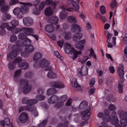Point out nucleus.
Here are the masks:
<instances>
[{
	"label": "nucleus",
	"instance_id": "obj_1",
	"mask_svg": "<svg viewBox=\"0 0 127 127\" xmlns=\"http://www.w3.org/2000/svg\"><path fill=\"white\" fill-rule=\"evenodd\" d=\"M20 4L23 5L21 8L18 7L15 8L13 10V13L14 15H17V18L18 19H21L23 17V13H26L29 11V8L32 6V4L30 3H24L20 2Z\"/></svg>",
	"mask_w": 127,
	"mask_h": 127
},
{
	"label": "nucleus",
	"instance_id": "obj_2",
	"mask_svg": "<svg viewBox=\"0 0 127 127\" xmlns=\"http://www.w3.org/2000/svg\"><path fill=\"white\" fill-rule=\"evenodd\" d=\"M49 65V63L45 59H43L39 63V66L40 67H45L46 68L45 70L49 71L47 74V77L49 78H54L56 77V74L52 70V67H48Z\"/></svg>",
	"mask_w": 127,
	"mask_h": 127
},
{
	"label": "nucleus",
	"instance_id": "obj_3",
	"mask_svg": "<svg viewBox=\"0 0 127 127\" xmlns=\"http://www.w3.org/2000/svg\"><path fill=\"white\" fill-rule=\"evenodd\" d=\"M17 63H18V67L22 68V69H25L28 67V63L23 62L21 58H17L13 61V63L10 62L8 64V68L11 70L14 69L16 68L15 64Z\"/></svg>",
	"mask_w": 127,
	"mask_h": 127
},
{
	"label": "nucleus",
	"instance_id": "obj_4",
	"mask_svg": "<svg viewBox=\"0 0 127 127\" xmlns=\"http://www.w3.org/2000/svg\"><path fill=\"white\" fill-rule=\"evenodd\" d=\"M16 45H14L12 47V51L7 55V60L9 61V59H12L17 56L18 52L22 51L20 41L19 40H17L15 42Z\"/></svg>",
	"mask_w": 127,
	"mask_h": 127
},
{
	"label": "nucleus",
	"instance_id": "obj_5",
	"mask_svg": "<svg viewBox=\"0 0 127 127\" xmlns=\"http://www.w3.org/2000/svg\"><path fill=\"white\" fill-rule=\"evenodd\" d=\"M66 48L65 49V52L66 53L69 54L73 53V56L71 57L73 60L77 58L79 55L81 54L82 52L80 51H78L75 50L74 48H71V46L70 44L68 43H65V44Z\"/></svg>",
	"mask_w": 127,
	"mask_h": 127
},
{
	"label": "nucleus",
	"instance_id": "obj_6",
	"mask_svg": "<svg viewBox=\"0 0 127 127\" xmlns=\"http://www.w3.org/2000/svg\"><path fill=\"white\" fill-rule=\"evenodd\" d=\"M67 19L70 22L76 24H72L71 26V31L72 32L74 33L77 31L81 32L80 27L79 25L76 24L77 23V21L74 17L70 16L67 17Z\"/></svg>",
	"mask_w": 127,
	"mask_h": 127
},
{
	"label": "nucleus",
	"instance_id": "obj_7",
	"mask_svg": "<svg viewBox=\"0 0 127 127\" xmlns=\"http://www.w3.org/2000/svg\"><path fill=\"white\" fill-rule=\"evenodd\" d=\"M91 113L90 111V109L88 108L85 111H82L81 114L82 116V119L85 120L81 123V125L83 127L86 124H88V121L87 120L89 119Z\"/></svg>",
	"mask_w": 127,
	"mask_h": 127
},
{
	"label": "nucleus",
	"instance_id": "obj_8",
	"mask_svg": "<svg viewBox=\"0 0 127 127\" xmlns=\"http://www.w3.org/2000/svg\"><path fill=\"white\" fill-rule=\"evenodd\" d=\"M124 68V65L122 64H120L119 66L118 67V72L119 75L120 76V78L122 81L123 82L124 78V71L123 70Z\"/></svg>",
	"mask_w": 127,
	"mask_h": 127
},
{
	"label": "nucleus",
	"instance_id": "obj_9",
	"mask_svg": "<svg viewBox=\"0 0 127 127\" xmlns=\"http://www.w3.org/2000/svg\"><path fill=\"white\" fill-rule=\"evenodd\" d=\"M18 119L21 123H26L28 119L27 114L26 112L22 113L19 115Z\"/></svg>",
	"mask_w": 127,
	"mask_h": 127
},
{
	"label": "nucleus",
	"instance_id": "obj_10",
	"mask_svg": "<svg viewBox=\"0 0 127 127\" xmlns=\"http://www.w3.org/2000/svg\"><path fill=\"white\" fill-rule=\"evenodd\" d=\"M42 55L41 54L38 52L35 53L33 57V59L35 61V63L34 64L33 66L34 67L37 65V63L38 61L40 60L41 58Z\"/></svg>",
	"mask_w": 127,
	"mask_h": 127
},
{
	"label": "nucleus",
	"instance_id": "obj_11",
	"mask_svg": "<svg viewBox=\"0 0 127 127\" xmlns=\"http://www.w3.org/2000/svg\"><path fill=\"white\" fill-rule=\"evenodd\" d=\"M85 40L83 39L80 41L79 43H76L75 44V47L77 48L80 49L81 51L84 48Z\"/></svg>",
	"mask_w": 127,
	"mask_h": 127
},
{
	"label": "nucleus",
	"instance_id": "obj_12",
	"mask_svg": "<svg viewBox=\"0 0 127 127\" xmlns=\"http://www.w3.org/2000/svg\"><path fill=\"white\" fill-rule=\"evenodd\" d=\"M32 89V86L28 84L24 86L23 89V92L24 94H27L30 92Z\"/></svg>",
	"mask_w": 127,
	"mask_h": 127
},
{
	"label": "nucleus",
	"instance_id": "obj_13",
	"mask_svg": "<svg viewBox=\"0 0 127 127\" xmlns=\"http://www.w3.org/2000/svg\"><path fill=\"white\" fill-rule=\"evenodd\" d=\"M24 24L27 26H30L32 25L33 23V21L32 19L29 17L25 18L23 19Z\"/></svg>",
	"mask_w": 127,
	"mask_h": 127
},
{
	"label": "nucleus",
	"instance_id": "obj_14",
	"mask_svg": "<svg viewBox=\"0 0 127 127\" xmlns=\"http://www.w3.org/2000/svg\"><path fill=\"white\" fill-rule=\"evenodd\" d=\"M72 86L76 89V90H79L81 89V87L77 83L76 79L75 78L72 79L71 81Z\"/></svg>",
	"mask_w": 127,
	"mask_h": 127
},
{
	"label": "nucleus",
	"instance_id": "obj_15",
	"mask_svg": "<svg viewBox=\"0 0 127 127\" xmlns=\"http://www.w3.org/2000/svg\"><path fill=\"white\" fill-rule=\"evenodd\" d=\"M82 37V35L81 33H77L75 34L73 37V40L74 41L78 42L80 41Z\"/></svg>",
	"mask_w": 127,
	"mask_h": 127
},
{
	"label": "nucleus",
	"instance_id": "obj_16",
	"mask_svg": "<svg viewBox=\"0 0 127 127\" xmlns=\"http://www.w3.org/2000/svg\"><path fill=\"white\" fill-rule=\"evenodd\" d=\"M59 100V99L57 96L53 95L48 99V102L50 104H54L57 102Z\"/></svg>",
	"mask_w": 127,
	"mask_h": 127
},
{
	"label": "nucleus",
	"instance_id": "obj_17",
	"mask_svg": "<svg viewBox=\"0 0 127 127\" xmlns=\"http://www.w3.org/2000/svg\"><path fill=\"white\" fill-rule=\"evenodd\" d=\"M53 87L58 88H62L64 87V85L59 82H52Z\"/></svg>",
	"mask_w": 127,
	"mask_h": 127
},
{
	"label": "nucleus",
	"instance_id": "obj_18",
	"mask_svg": "<svg viewBox=\"0 0 127 127\" xmlns=\"http://www.w3.org/2000/svg\"><path fill=\"white\" fill-rule=\"evenodd\" d=\"M53 13V11L52 9L50 7H47L45 10L44 14L45 15L47 16H49L52 15Z\"/></svg>",
	"mask_w": 127,
	"mask_h": 127
},
{
	"label": "nucleus",
	"instance_id": "obj_19",
	"mask_svg": "<svg viewBox=\"0 0 127 127\" xmlns=\"http://www.w3.org/2000/svg\"><path fill=\"white\" fill-rule=\"evenodd\" d=\"M27 35L25 33H22L19 34V38L21 39H25V41H28L30 44L31 43V41L28 38L26 37Z\"/></svg>",
	"mask_w": 127,
	"mask_h": 127
},
{
	"label": "nucleus",
	"instance_id": "obj_20",
	"mask_svg": "<svg viewBox=\"0 0 127 127\" xmlns=\"http://www.w3.org/2000/svg\"><path fill=\"white\" fill-rule=\"evenodd\" d=\"M22 29L25 31V33L27 35H32L33 31V29L30 28H23Z\"/></svg>",
	"mask_w": 127,
	"mask_h": 127
},
{
	"label": "nucleus",
	"instance_id": "obj_21",
	"mask_svg": "<svg viewBox=\"0 0 127 127\" xmlns=\"http://www.w3.org/2000/svg\"><path fill=\"white\" fill-rule=\"evenodd\" d=\"M45 29L47 32L49 33H52L54 32L55 28L53 25L49 24L46 26Z\"/></svg>",
	"mask_w": 127,
	"mask_h": 127
},
{
	"label": "nucleus",
	"instance_id": "obj_22",
	"mask_svg": "<svg viewBox=\"0 0 127 127\" xmlns=\"http://www.w3.org/2000/svg\"><path fill=\"white\" fill-rule=\"evenodd\" d=\"M29 111L32 112L34 114V117H37L38 116V113L36 107L34 106H30Z\"/></svg>",
	"mask_w": 127,
	"mask_h": 127
},
{
	"label": "nucleus",
	"instance_id": "obj_23",
	"mask_svg": "<svg viewBox=\"0 0 127 127\" xmlns=\"http://www.w3.org/2000/svg\"><path fill=\"white\" fill-rule=\"evenodd\" d=\"M88 105L87 101H82L79 106V109L80 110H84L87 108Z\"/></svg>",
	"mask_w": 127,
	"mask_h": 127
},
{
	"label": "nucleus",
	"instance_id": "obj_24",
	"mask_svg": "<svg viewBox=\"0 0 127 127\" xmlns=\"http://www.w3.org/2000/svg\"><path fill=\"white\" fill-rule=\"evenodd\" d=\"M25 46H26L25 50L26 51L29 53H31L34 51V48L32 45H30Z\"/></svg>",
	"mask_w": 127,
	"mask_h": 127
},
{
	"label": "nucleus",
	"instance_id": "obj_25",
	"mask_svg": "<svg viewBox=\"0 0 127 127\" xmlns=\"http://www.w3.org/2000/svg\"><path fill=\"white\" fill-rule=\"evenodd\" d=\"M67 16V14L66 11L62 10L60 13V17L62 20L65 19Z\"/></svg>",
	"mask_w": 127,
	"mask_h": 127
},
{
	"label": "nucleus",
	"instance_id": "obj_26",
	"mask_svg": "<svg viewBox=\"0 0 127 127\" xmlns=\"http://www.w3.org/2000/svg\"><path fill=\"white\" fill-rule=\"evenodd\" d=\"M57 93L56 90L54 88H51L48 90L47 94L48 95L55 94Z\"/></svg>",
	"mask_w": 127,
	"mask_h": 127
},
{
	"label": "nucleus",
	"instance_id": "obj_27",
	"mask_svg": "<svg viewBox=\"0 0 127 127\" xmlns=\"http://www.w3.org/2000/svg\"><path fill=\"white\" fill-rule=\"evenodd\" d=\"M32 101L31 99H28V97H23L22 100V103L24 104H29L30 105V103Z\"/></svg>",
	"mask_w": 127,
	"mask_h": 127
},
{
	"label": "nucleus",
	"instance_id": "obj_28",
	"mask_svg": "<svg viewBox=\"0 0 127 127\" xmlns=\"http://www.w3.org/2000/svg\"><path fill=\"white\" fill-rule=\"evenodd\" d=\"M30 106L29 105H27L25 106H21L19 109V113H20L21 112L24 110L29 111Z\"/></svg>",
	"mask_w": 127,
	"mask_h": 127
},
{
	"label": "nucleus",
	"instance_id": "obj_29",
	"mask_svg": "<svg viewBox=\"0 0 127 127\" xmlns=\"http://www.w3.org/2000/svg\"><path fill=\"white\" fill-rule=\"evenodd\" d=\"M9 8V7L8 5H6L2 6L0 8V11L4 13L6 12Z\"/></svg>",
	"mask_w": 127,
	"mask_h": 127
},
{
	"label": "nucleus",
	"instance_id": "obj_30",
	"mask_svg": "<svg viewBox=\"0 0 127 127\" xmlns=\"http://www.w3.org/2000/svg\"><path fill=\"white\" fill-rule=\"evenodd\" d=\"M50 22L53 24H57L58 21V18L56 16H52L51 18Z\"/></svg>",
	"mask_w": 127,
	"mask_h": 127
},
{
	"label": "nucleus",
	"instance_id": "obj_31",
	"mask_svg": "<svg viewBox=\"0 0 127 127\" xmlns=\"http://www.w3.org/2000/svg\"><path fill=\"white\" fill-rule=\"evenodd\" d=\"M104 115L108 117V119H107L105 118H104V120L107 121V122H109L111 119V117L110 116H109V115L110 114V112L109 110L105 109L104 111Z\"/></svg>",
	"mask_w": 127,
	"mask_h": 127
},
{
	"label": "nucleus",
	"instance_id": "obj_32",
	"mask_svg": "<svg viewBox=\"0 0 127 127\" xmlns=\"http://www.w3.org/2000/svg\"><path fill=\"white\" fill-rule=\"evenodd\" d=\"M11 17V16L8 13L4 14L2 16V20L3 21H5L10 19Z\"/></svg>",
	"mask_w": 127,
	"mask_h": 127
},
{
	"label": "nucleus",
	"instance_id": "obj_33",
	"mask_svg": "<svg viewBox=\"0 0 127 127\" xmlns=\"http://www.w3.org/2000/svg\"><path fill=\"white\" fill-rule=\"evenodd\" d=\"M118 91L119 93H122L123 91V85L122 83L119 82L118 86Z\"/></svg>",
	"mask_w": 127,
	"mask_h": 127
},
{
	"label": "nucleus",
	"instance_id": "obj_34",
	"mask_svg": "<svg viewBox=\"0 0 127 127\" xmlns=\"http://www.w3.org/2000/svg\"><path fill=\"white\" fill-rule=\"evenodd\" d=\"M89 56L90 57L93 56V58H95L96 59V56L95 54L94 50L92 47L91 48L90 50Z\"/></svg>",
	"mask_w": 127,
	"mask_h": 127
},
{
	"label": "nucleus",
	"instance_id": "obj_35",
	"mask_svg": "<svg viewBox=\"0 0 127 127\" xmlns=\"http://www.w3.org/2000/svg\"><path fill=\"white\" fill-rule=\"evenodd\" d=\"M10 24L12 26L13 28L18 25V21L17 20H13L10 22Z\"/></svg>",
	"mask_w": 127,
	"mask_h": 127
},
{
	"label": "nucleus",
	"instance_id": "obj_36",
	"mask_svg": "<svg viewBox=\"0 0 127 127\" xmlns=\"http://www.w3.org/2000/svg\"><path fill=\"white\" fill-rule=\"evenodd\" d=\"M113 120L111 121L112 123L114 125H116L118 124L119 121L116 116H114L113 117Z\"/></svg>",
	"mask_w": 127,
	"mask_h": 127
},
{
	"label": "nucleus",
	"instance_id": "obj_37",
	"mask_svg": "<svg viewBox=\"0 0 127 127\" xmlns=\"http://www.w3.org/2000/svg\"><path fill=\"white\" fill-rule=\"evenodd\" d=\"M33 75L32 73L30 71H27L25 74V77L26 78H28L32 77Z\"/></svg>",
	"mask_w": 127,
	"mask_h": 127
},
{
	"label": "nucleus",
	"instance_id": "obj_38",
	"mask_svg": "<svg viewBox=\"0 0 127 127\" xmlns=\"http://www.w3.org/2000/svg\"><path fill=\"white\" fill-rule=\"evenodd\" d=\"M71 4L73 7L74 8L75 10L77 11L79 8V6L75 2L72 0L71 1Z\"/></svg>",
	"mask_w": 127,
	"mask_h": 127
},
{
	"label": "nucleus",
	"instance_id": "obj_39",
	"mask_svg": "<svg viewBox=\"0 0 127 127\" xmlns=\"http://www.w3.org/2000/svg\"><path fill=\"white\" fill-rule=\"evenodd\" d=\"M47 121L48 120L47 119H45L38 124V127H45L47 123Z\"/></svg>",
	"mask_w": 127,
	"mask_h": 127
},
{
	"label": "nucleus",
	"instance_id": "obj_40",
	"mask_svg": "<svg viewBox=\"0 0 127 127\" xmlns=\"http://www.w3.org/2000/svg\"><path fill=\"white\" fill-rule=\"evenodd\" d=\"M21 73V69L17 70L15 72L14 76L15 78L16 79L17 78L20 76Z\"/></svg>",
	"mask_w": 127,
	"mask_h": 127
},
{
	"label": "nucleus",
	"instance_id": "obj_41",
	"mask_svg": "<svg viewBox=\"0 0 127 127\" xmlns=\"http://www.w3.org/2000/svg\"><path fill=\"white\" fill-rule=\"evenodd\" d=\"M19 83L20 84L24 85V86L25 85L28 84V81L27 79H23L20 80Z\"/></svg>",
	"mask_w": 127,
	"mask_h": 127
},
{
	"label": "nucleus",
	"instance_id": "obj_42",
	"mask_svg": "<svg viewBox=\"0 0 127 127\" xmlns=\"http://www.w3.org/2000/svg\"><path fill=\"white\" fill-rule=\"evenodd\" d=\"M40 10L38 9L36 7H35L33 8L32 10V12L33 13L38 15L40 14Z\"/></svg>",
	"mask_w": 127,
	"mask_h": 127
},
{
	"label": "nucleus",
	"instance_id": "obj_43",
	"mask_svg": "<svg viewBox=\"0 0 127 127\" xmlns=\"http://www.w3.org/2000/svg\"><path fill=\"white\" fill-rule=\"evenodd\" d=\"M69 122L68 121H66L64 122V124L62 123L59 124V126H61V127H68Z\"/></svg>",
	"mask_w": 127,
	"mask_h": 127
},
{
	"label": "nucleus",
	"instance_id": "obj_44",
	"mask_svg": "<svg viewBox=\"0 0 127 127\" xmlns=\"http://www.w3.org/2000/svg\"><path fill=\"white\" fill-rule=\"evenodd\" d=\"M36 98L39 101H42L45 99V96L43 95H36Z\"/></svg>",
	"mask_w": 127,
	"mask_h": 127
},
{
	"label": "nucleus",
	"instance_id": "obj_45",
	"mask_svg": "<svg viewBox=\"0 0 127 127\" xmlns=\"http://www.w3.org/2000/svg\"><path fill=\"white\" fill-rule=\"evenodd\" d=\"M59 99L60 102L63 103L66 100L67 96L65 95H63Z\"/></svg>",
	"mask_w": 127,
	"mask_h": 127
},
{
	"label": "nucleus",
	"instance_id": "obj_46",
	"mask_svg": "<svg viewBox=\"0 0 127 127\" xmlns=\"http://www.w3.org/2000/svg\"><path fill=\"white\" fill-rule=\"evenodd\" d=\"M100 10L101 13L102 14H104L106 13V8L103 5H102L100 6Z\"/></svg>",
	"mask_w": 127,
	"mask_h": 127
},
{
	"label": "nucleus",
	"instance_id": "obj_47",
	"mask_svg": "<svg viewBox=\"0 0 127 127\" xmlns=\"http://www.w3.org/2000/svg\"><path fill=\"white\" fill-rule=\"evenodd\" d=\"M64 105V103L61 102L56 104L54 106V107L57 109H58L62 107Z\"/></svg>",
	"mask_w": 127,
	"mask_h": 127
},
{
	"label": "nucleus",
	"instance_id": "obj_48",
	"mask_svg": "<svg viewBox=\"0 0 127 127\" xmlns=\"http://www.w3.org/2000/svg\"><path fill=\"white\" fill-rule=\"evenodd\" d=\"M71 34L70 32H68L65 34L64 38L66 40H69L71 38Z\"/></svg>",
	"mask_w": 127,
	"mask_h": 127
},
{
	"label": "nucleus",
	"instance_id": "obj_49",
	"mask_svg": "<svg viewBox=\"0 0 127 127\" xmlns=\"http://www.w3.org/2000/svg\"><path fill=\"white\" fill-rule=\"evenodd\" d=\"M19 2L18 0H11L9 2V5H10L16 4Z\"/></svg>",
	"mask_w": 127,
	"mask_h": 127
},
{
	"label": "nucleus",
	"instance_id": "obj_50",
	"mask_svg": "<svg viewBox=\"0 0 127 127\" xmlns=\"http://www.w3.org/2000/svg\"><path fill=\"white\" fill-rule=\"evenodd\" d=\"M45 2L43 1L39 5V10H42L45 5Z\"/></svg>",
	"mask_w": 127,
	"mask_h": 127
},
{
	"label": "nucleus",
	"instance_id": "obj_51",
	"mask_svg": "<svg viewBox=\"0 0 127 127\" xmlns=\"http://www.w3.org/2000/svg\"><path fill=\"white\" fill-rule=\"evenodd\" d=\"M6 34V32L5 29L0 26V35L3 36Z\"/></svg>",
	"mask_w": 127,
	"mask_h": 127
},
{
	"label": "nucleus",
	"instance_id": "obj_52",
	"mask_svg": "<svg viewBox=\"0 0 127 127\" xmlns=\"http://www.w3.org/2000/svg\"><path fill=\"white\" fill-rule=\"evenodd\" d=\"M17 37L15 35H12L10 38V41L11 42H13L15 41L17 39Z\"/></svg>",
	"mask_w": 127,
	"mask_h": 127
},
{
	"label": "nucleus",
	"instance_id": "obj_53",
	"mask_svg": "<svg viewBox=\"0 0 127 127\" xmlns=\"http://www.w3.org/2000/svg\"><path fill=\"white\" fill-rule=\"evenodd\" d=\"M32 101H31L30 103V105H29L32 106L31 105L33 104H34L37 103L38 102V100L36 99H31Z\"/></svg>",
	"mask_w": 127,
	"mask_h": 127
},
{
	"label": "nucleus",
	"instance_id": "obj_54",
	"mask_svg": "<svg viewBox=\"0 0 127 127\" xmlns=\"http://www.w3.org/2000/svg\"><path fill=\"white\" fill-rule=\"evenodd\" d=\"M117 3L115 0H113L111 2V5L112 8H113L117 5Z\"/></svg>",
	"mask_w": 127,
	"mask_h": 127
},
{
	"label": "nucleus",
	"instance_id": "obj_55",
	"mask_svg": "<svg viewBox=\"0 0 127 127\" xmlns=\"http://www.w3.org/2000/svg\"><path fill=\"white\" fill-rule=\"evenodd\" d=\"M112 35V34H110L109 33H107V42H109L110 39L111 38Z\"/></svg>",
	"mask_w": 127,
	"mask_h": 127
},
{
	"label": "nucleus",
	"instance_id": "obj_56",
	"mask_svg": "<svg viewBox=\"0 0 127 127\" xmlns=\"http://www.w3.org/2000/svg\"><path fill=\"white\" fill-rule=\"evenodd\" d=\"M57 43L58 46L61 48L63 47L64 44V42L63 41H59L57 42Z\"/></svg>",
	"mask_w": 127,
	"mask_h": 127
},
{
	"label": "nucleus",
	"instance_id": "obj_57",
	"mask_svg": "<svg viewBox=\"0 0 127 127\" xmlns=\"http://www.w3.org/2000/svg\"><path fill=\"white\" fill-rule=\"evenodd\" d=\"M54 55L56 57L60 59L61 60H62V57L60 55V54L57 51H55L54 52Z\"/></svg>",
	"mask_w": 127,
	"mask_h": 127
},
{
	"label": "nucleus",
	"instance_id": "obj_58",
	"mask_svg": "<svg viewBox=\"0 0 127 127\" xmlns=\"http://www.w3.org/2000/svg\"><path fill=\"white\" fill-rule=\"evenodd\" d=\"M109 109L112 111L115 110L116 109L115 105L113 104H110L109 106Z\"/></svg>",
	"mask_w": 127,
	"mask_h": 127
},
{
	"label": "nucleus",
	"instance_id": "obj_59",
	"mask_svg": "<svg viewBox=\"0 0 127 127\" xmlns=\"http://www.w3.org/2000/svg\"><path fill=\"white\" fill-rule=\"evenodd\" d=\"M9 26V24L7 23H3L1 24V25L0 26L1 27L4 29L7 27Z\"/></svg>",
	"mask_w": 127,
	"mask_h": 127
},
{
	"label": "nucleus",
	"instance_id": "obj_60",
	"mask_svg": "<svg viewBox=\"0 0 127 127\" xmlns=\"http://www.w3.org/2000/svg\"><path fill=\"white\" fill-rule=\"evenodd\" d=\"M95 80L94 78L91 79L90 80V85L91 87L93 86L94 84L95 83Z\"/></svg>",
	"mask_w": 127,
	"mask_h": 127
},
{
	"label": "nucleus",
	"instance_id": "obj_61",
	"mask_svg": "<svg viewBox=\"0 0 127 127\" xmlns=\"http://www.w3.org/2000/svg\"><path fill=\"white\" fill-rule=\"evenodd\" d=\"M109 69L111 73L113 74L114 73L115 70L113 66H110Z\"/></svg>",
	"mask_w": 127,
	"mask_h": 127
},
{
	"label": "nucleus",
	"instance_id": "obj_62",
	"mask_svg": "<svg viewBox=\"0 0 127 127\" xmlns=\"http://www.w3.org/2000/svg\"><path fill=\"white\" fill-rule=\"evenodd\" d=\"M72 99L71 98H69L67 101L66 103V105L67 106H70V105L71 103Z\"/></svg>",
	"mask_w": 127,
	"mask_h": 127
},
{
	"label": "nucleus",
	"instance_id": "obj_63",
	"mask_svg": "<svg viewBox=\"0 0 127 127\" xmlns=\"http://www.w3.org/2000/svg\"><path fill=\"white\" fill-rule=\"evenodd\" d=\"M44 90L41 88H39L37 90V92L38 93L40 94H43Z\"/></svg>",
	"mask_w": 127,
	"mask_h": 127
},
{
	"label": "nucleus",
	"instance_id": "obj_64",
	"mask_svg": "<svg viewBox=\"0 0 127 127\" xmlns=\"http://www.w3.org/2000/svg\"><path fill=\"white\" fill-rule=\"evenodd\" d=\"M13 28H14L13 26L12 27L11 26H8L7 29V30L8 31L11 30V32H12L13 33H14V32L13 31L14 30L13 29Z\"/></svg>",
	"mask_w": 127,
	"mask_h": 127
}]
</instances>
